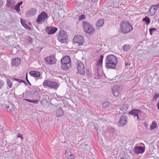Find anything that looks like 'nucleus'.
Instances as JSON below:
<instances>
[{
  "instance_id": "7ed1b4c3",
  "label": "nucleus",
  "mask_w": 159,
  "mask_h": 159,
  "mask_svg": "<svg viewBox=\"0 0 159 159\" xmlns=\"http://www.w3.org/2000/svg\"><path fill=\"white\" fill-rule=\"evenodd\" d=\"M57 38L59 41L61 43H66L68 40L67 33L63 30H60L57 35Z\"/></svg>"
},
{
  "instance_id": "58836bf2",
  "label": "nucleus",
  "mask_w": 159,
  "mask_h": 159,
  "mask_svg": "<svg viewBox=\"0 0 159 159\" xmlns=\"http://www.w3.org/2000/svg\"><path fill=\"white\" fill-rule=\"evenodd\" d=\"M27 40L28 41V42L32 43L33 42V39L30 37V36H29L27 38Z\"/></svg>"
},
{
  "instance_id": "aec40b11",
  "label": "nucleus",
  "mask_w": 159,
  "mask_h": 159,
  "mask_svg": "<svg viewBox=\"0 0 159 159\" xmlns=\"http://www.w3.org/2000/svg\"><path fill=\"white\" fill-rule=\"evenodd\" d=\"M61 68L63 70H67L71 66V64L65 63H61Z\"/></svg>"
},
{
  "instance_id": "2eb2a0df",
  "label": "nucleus",
  "mask_w": 159,
  "mask_h": 159,
  "mask_svg": "<svg viewBox=\"0 0 159 159\" xmlns=\"http://www.w3.org/2000/svg\"><path fill=\"white\" fill-rule=\"evenodd\" d=\"M119 87L115 85L112 88V92L115 96H117L119 94Z\"/></svg>"
},
{
  "instance_id": "f03ea898",
  "label": "nucleus",
  "mask_w": 159,
  "mask_h": 159,
  "mask_svg": "<svg viewBox=\"0 0 159 159\" xmlns=\"http://www.w3.org/2000/svg\"><path fill=\"white\" fill-rule=\"evenodd\" d=\"M133 30V27L128 21H123L120 24L119 31L124 34L128 33Z\"/></svg>"
},
{
  "instance_id": "de8ad7c7",
  "label": "nucleus",
  "mask_w": 159,
  "mask_h": 159,
  "mask_svg": "<svg viewBox=\"0 0 159 159\" xmlns=\"http://www.w3.org/2000/svg\"><path fill=\"white\" fill-rule=\"evenodd\" d=\"M11 0H7V3L8 4L10 5L11 3Z\"/></svg>"
},
{
  "instance_id": "5701e85b",
  "label": "nucleus",
  "mask_w": 159,
  "mask_h": 159,
  "mask_svg": "<svg viewBox=\"0 0 159 159\" xmlns=\"http://www.w3.org/2000/svg\"><path fill=\"white\" fill-rule=\"evenodd\" d=\"M66 158L72 159L74 158V156L69 150L66 151Z\"/></svg>"
},
{
  "instance_id": "b1692460",
  "label": "nucleus",
  "mask_w": 159,
  "mask_h": 159,
  "mask_svg": "<svg viewBox=\"0 0 159 159\" xmlns=\"http://www.w3.org/2000/svg\"><path fill=\"white\" fill-rule=\"evenodd\" d=\"M128 107L129 106L128 104H123L120 106L119 109L121 111H126Z\"/></svg>"
},
{
  "instance_id": "c756f323",
  "label": "nucleus",
  "mask_w": 159,
  "mask_h": 159,
  "mask_svg": "<svg viewBox=\"0 0 159 159\" xmlns=\"http://www.w3.org/2000/svg\"><path fill=\"white\" fill-rule=\"evenodd\" d=\"M20 23L27 30H30V28L25 23V21L24 20L21 19Z\"/></svg>"
},
{
  "instance_id": "f704fd0d",
  "label": "nucleus",
  "mask_w": 159,
  "mask_h": 159,
  "mask_svg": "<svg viewBox=\"0 0 159 159\" xmlns=\"http://www.w3.org/2000/svg\"><path fill=\"white\" fill-rule=\"evenodd\" d=\"M158 97H159V94L156 93L153 98V100H156Z\"/></svg>"
},
{
  "instance_id": "37998d69",
  "label": "nucleus",
  "mask_w": 159,
  "mask_h": 159,
  "mask_svg": "<svg viewBox=\"0 0 159 159\" xmlns=\"http://www.w3.org/2000/svg\"><path fill=\"white\" fill-rule=\"evenodd\" d=\"M120 0H112V3L114 4L118 3Z\"/></svg>"
},
{
  "instance_id": "bf43d9fd",
  "label": "nucleus",
  "mask_w": 159,
  "mask_h": 159,
  "mask_svg": "<svg viewBox=\"0 0 159 159\" xmlns=\"http://www.w3.org/2000/svg\"><path fill=\"white\" fill-rule=\"evenodd\" d=\"M120 159H127V158H126V157H121L120 158Z\"/></svg>"
},
{
  "instance_id": "79ce46f5",
  "label": "nucleus",
  "mask_w": 159,
  "mask_h": 159,
  "mask_svg": "<svg viewBox=\"0 0 159 159\" xmlns=\"http://www.w3.org/2000/svg\"><path fill=\"white\" fill-rule=\"evenodd\" d=\"M15 149V147L14 146H12L10 148V152H12Z\"/></svg>"
},
{
  "instance_id": "ddd939ff",
  "label": "nucleus",
  "mask_w": 159,
  "mask_h": 159,
  "mask_svg": "<svg viewBox=\"0 0 159 159\" xmlns=\"http://www.w3.org/2000/svg\"><path fill=\"white\" fill-rule=\"evenodd\" d=\"M37 12L36 9L32 8L26 12L25 15L27 17H30L35 15Z\"/></svg>"
},
{
  "instance_id": "09e8293b",
  "label": "nucleus",
  "mask_w": 159,
  "mask_h": 159,
  "mask_svg": "<svg viewBox=\"0 0 159 159\" xmlns=\"http://www.w3.org/2000/svg\"><path fill=\"white\" fill-rule=\"evenodd\" d=\"M23 3L22 2H19L18 3L16 4L17 6H18L20 7V6Z\"/></svg>"
},
{
  "instance_id": "f8f14e48",
  "label": "nucleus",
  "mask_w": 159,
  "mask_h": 159,
  "mask_svg": "<svg viewBox=\"0 0 159 159\" xmlns=\"http://www.w3.org/2000/svg\"><path fill=\"white\" fill-rule=\"evenodd\" d=\"M57 30V28L56 27L48 26L45 28V31L48 34H51L55 33Z\"/></svg>"
},
{
  "instance_id": "f3484780",
  "label": "nucleus",
  "mask_w": 159,
  "mask_h": 159,
  "mask_svg": "<svg viewBox=\"0 0 159 159\" xmlns=\"http://www.w3.org/2000/svg\"><path fill=\"white\" fill-rule=\"evenodd\" d=\"M61 63L71 64V60L70 57L69 56H65L61 59Z\"/></svg>"
},
{
  "instance_id": "603ef678",
  "label": "nucleus",
  "mask_w": 159,
  "mask_h": 159,
  "mask_svg": "<svg viewBox=\"0 0 159 159\" xmlns=\"http://www.w3.org/2000/svg\"><path fill=\"white\" fill-rule=\"evenodd\" d=\"M23 81V80H21L20 79H18L17 82L19 83H22V82Z\"/></svg>"
},
{
  "instance_id": "052dcab7",
  "label": "nucleus",
  "mask_w": 159,
  "mask_h": 159,
  "mask_svg": "<svg viewBox=\"0 0 159 159\" xmlns=\"http://www.w3.org/2000/svg\"><path fill=\"white\" fill-rule=\"evenodd\" d=\"M147 125L145 124V127H146V128H147Z\"/></svg>"
},
{
  "instance_id": "c85d7f7f",
  "label": "nucleus",
  "mask_w": 159,
  "mask_h": 159,
  "mask_svg": "<svg viewBox=\"0 0 159 159\" xmlns=\"http://www.w3.org/2000/svg\"><path fill=\"white\" fill-rule=\"evenodd\" d=\"M142 21L145 22L146 25H148L150 22V19L148 16H145L144 18L142 19Z\"/></svg>"
},
{
  "instance_id": "1a4fd4ad",
  "label": "nucleus",
  "mask_w": 159,
  "mask_h": 159,
  "mask_svg": "<svg viewBox=\"0 0 159 159\" xmlns=\"http://www.w3.org/2000/svg\"><path fill=\"white\" fill-rule=\"evenodd\" d=\"M44 60L46 63L49 65L53 64L56 63L57 61L55 56L53 55H51L45 57Z\"/></svg>"
},
{
  "instance_id": "49530a36",
  "label": "nucleus",
  "mask_w": 159,
  "mask_h": 159,
  "mask_svg": "<svg viewBox=\"0 0 159 159\" xmlns=\"http://www.w3.org/2000/svg\"><path fill=\"white\" fill-rule=\"evenodd\" d=\"M38 100H35L34 101L32 100V102H33L34 103H37L38 102Z\"/></svg>"
},
{
  "instance_id": "e433bc0d",
  "label": "nucleus",
  "mask_w": 159,
  "mask_h": 159,
  "mask_svg": "<svg viewBox=\"0 0 159 159\" xmlns=\"http://www.w3.org/2000/svg\"><path fill=\"white\" fill-rule=\"evenodd\" d=\"M109 131L110 133L111 134H114L115 133V129L113 128H111L110 129Z\"/></svg>"
},
{
  "instance_id": "4c0bfd02",
  "label": "nucleus",
  "mask_w": 159,
  "mask_h": 159,
  "mask_svg": "<svg viewBox=\"0 0 159 159\" xmlns=\"http://www.w3.org/2000/svg\"><path fill=\"white\" fill-rule=\"evenodd\" d=\"M85 16L84 15H83V14L79 16V20L80 21V20H81L83 19H84L85 18Z\"/></svg>"
},
{
  "instance_id": "bb28decb",
  "label": "nucleus",
  "mask_w": 159,
  "mask_h": 159,
  "mask_svg": "<svg viewBox=\"0 0 159 159\" xmlns=\"http://www.w3.org/2000/svg\"><path fill=\"white\" fill-rule=\"evenodd\" d=\"M157 127V123L155 121H153L150 126V129L152 130Z\"/></svg>"
},
{
  "instance_id": "423d86ee",
  "label": "nucleus",
  "mask_w": 159,
  "mask_h": 159,
  "mask_svg": "<svg viewBox=\"0 0 159 159\" xmlns=\"http://www.w3.org/2000/svg\"><path fill=\"white\" fill-rule=\"evenodd\" d=\"M47 18V14L45 11H43L39 15L36 22L38 24H41L43 23Z\"/></svg>"
},
{
  "instance_id": "5fc2aeb1",
  "label": "nucleus",
  "mask_w": 159,
  "mask_h": 159,
  "mask_svg": "<svg viewBox=\"0 0 159 159\" xmlns=\"http://www.w3.org/2000/svg\"><path fill=\"white\" fill-rule=\"evenodd\" d=\"M91 1L93 2H97L98 0H91Z\"/></svg>"
},
{
  "instance_id": "9b49d317",
  "label": "nucleus",
  "mask_w": 159,
  "mask_h": 159,
  "mask_svg": "<svg viewBox=\"0 0 159 159\" xmlns=\"http://www.w3.org/2000/svg\"><path fill=\"white\" fill-rule=\"evenodd\" d=\"M84 65L81 62L78 63L77 70L80 74L81 75H84L85 74V70Z\"/></svg>"
},
{
  "instance_id": "0eeeda50",
  "label": "nucleus",
  "mask_w": 159,
  "mask_h": 159,
  "mask_svg": "<svg viewBox=\"0 0 159 159\" xmlns=\"http://www.w3.org/2000/svg\"><path fill=\"white\" fill-rule=\"evenodd\" d=\"M73 41L75 43H78L79 46L83 45L84 43V38L80 35L75 36L73 38Z\"/></svg>"
},
{
  "instance_id": "f257e3e1",
  "label": "nucleus",
  "mask_w": 159,
  "mask_h": 159,
  "mask_svg": "<svg viewBox=\"0 0 159 159\" xmlns=\"http://www.w3.org/2000/svg\"><path fill=\"white\" fill-rule=\"evenodd\" d=\"M116 57L113 55H109L107 56L105 60V67L107 69H114L117 63Z\"/></svg>"
},
{
  "instance_id": "39448f33",
  "label": "nucleus",
  "mask_w": 159,
  "mask_h": 159,
  "mask_svg": "<svg viewBox=\"0 0 159 159\" xmlns=\"http://www.w3.org/2000/svg\"><path fill=\"white\" fill-rule=\"evenodd\" d=\"M82 26L84 31L86 33L91 34L94 30L93 27L88 22H83Z\"/></svg>"
},
{
  "instance_id": "a878e982",
  "label": "nucleus",
  "mask_w": 159,
  "mask_h": 159,
  "mask_svg": "<svg viewBox=\"0 0 159 159\" xmlns=\"http://www.w3.org/2000/svg\"><path fill=\"white\" fill-rule=\"evenodd\" d=\"M5 107L8 111H13L14 110L15 107L11 104H9L8 106L5 105Z\"/></svg>"
},
{
  "instance_id": "412c9836",
  "label": "nucleus",
  "mask_w": 159,
  "mask_h": 159,
  "mask_svg": "<svg viewBox=\"0 0 159 159\" xmlns=\"http://www.w3.org/2000/svg\"><path fill=\"white\" fill-rule=\"evenodd\" d=\"M157 10V8H156L155 6L152 5L151 6L149 11L150 12L151 15L152 16L154 14Z\"/></svg>"
},
{
  "instance_id": "c03bdc74",
  "label": "nucleus",
  "mask_w": 159,
  "mask_h": 159,
  "mask_svg": "<svg viewBox=\"0 0 159 159\" xmlns=\"http://www.w3.org/2000/svg\"><path fill=\"white\" fill-rule=\"evenodd\" d=\"M17 137L18 138H20L22 139H23L22 135L20 134H19L17 135Z\"/></svg>"
},
{
  "instance_id": "4468645a",
  "label": "nucleus",
  "mask_w": 159,
  "mask_h": 159,
  "mask_svg": "<svg viewBox=\"0 0 159 159\" xmlns=\"http://www.w3.org/2000/svg\"><path fill=\"white\" fill-rule=\"evenodd\" d=\"M21 63V59L19 57H16L12 60V66H17Z\"/></svg>"
},
{
  "instance_id": "6ab92c4d",
  "label": "nucleus",
  "mask_w": 159,
  "mask_h": 159,
  "mask_svg": "<svg viewBox=\"0 0 159 159\" xmlns=\"http://www.w3.org/2000/svg\"><path fill=\"white\" fill-rule=\"evenodd\" d=\"M30 75L34 77H39L40 75V73L38 71H31L30 72Z\"/></svg>"
},
{
  "instance_id": "ea45409f",
  "label": "nucleus",
  "mask_w": 159,
  "mask_h": 159,
  "mask_svg": "<svg viewBox=\"0 0 159 159\" xmlns=\"http://www.w3.org/2000/svg\"><path fill=\"white\" fill-rule=\"evenodd\" d=\"M4 83L3 81L0 80V89L4 85Z\"/></svg>"
},
{
  "instance_id": "864d4df0",
  "label": "nucleus",
  "mask_w": 159,
  "mask_h": 159,
  "mask_svg": "<svg viewBox=\"0 0 159 159\" xmlns=\"http://www.w3.org/2000/svg\"><path fill=\"white\" fill-rule=\"evenodd\" d=\"M157 106L158 109L159 110V101H158V103H157Z\"/></svg>"
},
{
  "instance_id": "13d9d810",
  "label": "nucleus",
  "mask_w": 159,
  "mask_h": 159,
  "mask_svg": "<svg viewBox=\"0 0 159 159\" xmlns=\"http://www.w3.org/2000/svg\"><path fill=\"white\" fill-rule=\"evenodd\" d=\"M3 4V2H0V7H1V5H2Z\"/></svg>"
},
{
  "instance_id": "72a5a7b5",
  "label": "nucleus",
  "mask_w": 159,
  "mask_h": 159,
  "mask_svg": "<svg viewBox=\"0 0 159 159\" xmlns=\"http://www.w3.org/2000/svg\"><path fill=\"white\" fill-rule=\"evenodd\" d=\"M149 31L150 32V34L152 35V33L154 31H157V30L155 28H151L149 29Z\"/></svg>"
},
{
  "instance_id": "c9c22d12",
  "label": "nucleus",
  "mask_w": 159,
  "mask_h": 159,
  "mask_svg": "<svg viewBox=\"0 0 159 159\" xmlns=\"http://www.w3.org/2000/svg\"><path fill=\"white\" fill-rule=\"evenodd\" d=\"M20 7L17 6V5H16L14 7V9L17 11V12H19L20 10Z\"/></svg>"
},
{
  "instance_id": "a211bd4d",
  "label": "nucleus",
  "mask_w": 159,
  "mask_h": 159,
  "mask_svg": "<svg viewBox=\"0 0 159 159\" xmlns=\"http://www.w3.org/2000/svg\"><path fill=\"white\" fill-rule=\"evenodd\" d=\"M103 58V56L102 55H101L100 56L99 59L97 62L96 66L99 68L101 67L102 66Z\"/></svg>"
},
{
  "instance_id": "393cba45",
  "label": "nucleus",
  "mask_w": 159,
  "mask_h": 159,
  "mask_svg": "<svg viewBox=\"0 0 159 159\" xmlns=\"http://www.w3.org/2000/svg\"><path fill=\"white\" fill-rule=\"evenodd\" d=\"M63 115V112L62 109L61 108H59L56 111V115L57 117L62 116Z\"/></svg>"
},
{
  "instance_id": "9d476101",
  "label": "nucleus",
  "mask_w": 159,
  "mask_h": 159,
  "mask_svg": "<svg viewBox=\"0 0 159 159\" xmlns=\"http://www.w3.org/2000/svg\"><path fill=\"white\" fill-rule=\"evenodd\" d=\"M142 113V112L140 110L133 109L131 111L129 112V114L133 116L134 117L136 116L137 120H140L139 116Z\"/></svg>"
},
{
  "instance_id": "6e6552de",
  "label": "nucleus",
  "mask_w": 159,
  "mask_h": 159,
  "mask_svg": "<svg viewBox=\"0 0 159 159\" xmlns=\"http://www.w3.org/2000/svg\"><path fill=\"white\" fill-rule=\"evenodd\" d=\"M126 115H122L120 118L118 123V125L119 127H123L125 125L127 122V120Z\"/></svg>"
},
{
  "instance_id": "8fccbe9b",
  "label": "nucleus",
  "mask_w": 159,
  "mask_h": 159,
  "mask_svg": "<svg viewBox=\"0 0 159 159\" xmlns=\"http://www.w3.org/2000/svg\"><path fill=\"white\" fill-rule=\"evenodd\" d=\"M24 100L30 102H32V100H31L26 99H24Z\"/></svg>"
},
{
  "instance_id": "a19ab883",
  "label": "nucleus",
  "mask_w": 159,
  "mask_h": 159,
  "mask_svg": "<svg viewBox=\"0 0 159 159\" xmlns=\"http://www.w3.org/2000/svg\"><path fill=\"white\" fill-rule=\"evenodd\" d=\"M25 79H26V81H27L28 83L30 85H31V83H30V82L29 81V80H28V78H27V73L26 74V77H25Z\"/></svg>"
},
{
  "instance_id": "473e14b6",
  "label": "nucleus",
  "mask_w": 159,
  "mask_h": 159,
  "mask_svg": "<svg viewBox=\"0 0 159 159\" xmlns=\"http://www.w3.org/2000/svg\"><path fill=\"white\" fill-rule=\"evenodd\" d=\"M109 104V102H104L102 104V107L103 108H106L108 107Z\"/></svg>"
},
{
  "instance_id": "20e7f679",
  "label": "nucleus",
  "mask_w": 159,
  "mask_h": 159,
  "mask_svg": "<svg viewBox=\"0 0 159 159\" xmlns=\"http://www.w3.org/2000/svg\"><path fill=\"white\" fill-rule=\"evenodd\" d=\"M43 84L44 86L55 89H57L59 87V85L57 83L50 80H44L43 83Z\"/></svg>"
},
{
  "instance_id": "3c124183",
  "label": "nucleus",
  "mask_w": 159,
  "mask_h": 159,
  "mask_svg": "<svg viewBox=\"0 0 159 159\" xmlns=\"http://www.w3.org/2000/svg\"><path fill=\"white\" fill-rule=\"evenodd\" d=\"M154 6H155V7L156 8H157V9H158V7H159V2L157 4H156V5H153Z\"/></svg>"
},
{
  "instance_id": "4be33fe9",
  "label": "nucleus",
  "mask_w": 159,
  "mask_h": 159,
  "mask_svg": "<svg viewBox=\"0 0 159 159\" xmlns=\"http://www.w3.org/2000/svg\"><path fill=\"white\" fill-rule=\"evenodd\" d=\"M39 93V91L35 89L32 90H29L28 91V93L30 94V96H31L34 97L35 96L37 95Z\"/></svg>"
},
{
  "instance_id": "a18cd8bd",
  "label": "nucleus",
  "mask_w": 159,
  "mask_h": 159,
  "mask_svg": "<svg viewBox=\"0 0 159 159\" xmlns=\"http://www.w3.org/2000/svg\"><path fill=\"white\" fill-rule=\"evenodd\" d=\"M125 66H129L130 65V62H125Z\"/></svg>"
},
{
  "instance_id": "cd10ccee",
  "label": "nucleus",
  "mask_w": 159,
  "mask_h": 159,
  "mask_svg": "<svg viewBox=\"0 0 159 159\" xmlns=\"http://www.w3.org/2000/svg\"><path fill=\"white\" fill-rule=\"evenodd\" d=\"M104 20L103 19H100L98 20L97 22L96 25L97 27L102 26L104 24Z\"/></svg>"
},
{
  "instance_id": "7c9ffc66",
  "label": "nucleus",
  "mask_w": 159,
  "mask_h": 159,
  "mask_svg": "<svg viewBox=\"0 0 159 159\" xmlns=\"http://www.w3.org/2000/svg\"><path fill=\"white\" fill-rule=\"evenodd\" d=\"M131 45H125L123 46V49L126 52L128 51L130 48H131Z\"/></svg>"
},
{
  "instance_id": "dca6fc26",
  "label": "nucleus",
  "mask_w": 159,
  "mask_h": 159,
  "mask_svg": "<svg viewBox=\"0 0 159 159\" xmlns=\"http://www.w3.org/2000/svg\"><path fill=\"white\" fill-rule=\"evenodd\" d=\"M144 151V148L141 146H137L135 148V152L136 154L142 153Z\"/></svg>"
},
{
  "instance_id": "4d7b16f0",
  "label": "nucleus",
  "mask_w": 159,
  "mask_h": 159,
  "mask_svg": "<svg viewBox=\"0 0 159 159\" xmlns=\"http://www.w3.org/2000/svg\"><path fill=\"white\" fill-rule=\"evenodd\" d=\"M13 79L14 80H15V81H17V80H18V79H17L16 78H13Z\"/></svg>"
},
{
  "instance_id": "6e6d98bb",
  "label": "nucleus",
  "mask_w": 159,
  "mask_h": 159,
  "mask_svg": "<svg viewBox=\"0 0 159 159\" xmlns=\"http://www.w3.org/2000/svg\"><path fill=\"white\" fill-rule=\"evenodd\" d=\"M23 80V81L22 83H24L26 85L27 84V83L25 82V80Z\"/></svg>"
},
{
  "instance_id": "2f4dec72",
  "label": "nucleus",
  "mask_w": 159,
  "mask_h": 159,
  "mask_svg": "<svg viewBox=\"0 0 159 159\" xmlns=\"http://www.w3.org/2000/svg\"><path fill=\"white\" fill-rule=\"evenodd\" d=\"M7 84L9 88H11L12 86V82L10 80L7 79Z\"/></svg>"
}]
</instances>
